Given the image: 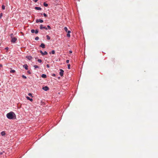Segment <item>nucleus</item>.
<instances>
[{"label":"nucleus","mask_w":158,"mask_h":158,"mask_svg":"<svg viewBox=\"0 0 158 158\" xmlns=\"http://www.w3.org/2000/svg\"><path fill=\"white\" fill-rule=\"evenodd\" d=\"M6 116L7 118L10 119H14L16 118L15 114L12 111L7 114Z\"/></svg>","instance_id":"nucleus-1"},{"label":"nucleus","mask_w":158,"mask_h":158,"mask_svg":"<svg viewBox=\"0 0 158 158\" xmlns=\"http://www.w3.org/2000/svg\"><path fill=\"white\" fill-rule=\"evenodd\" d=\"M17 40V39L15 37H12L11 41L12 43H15Z\"/></svg>","instance_id":"nucleus-2"},{"label":"nucleus","mask_w":158,"mask_h":158,"mask_svg":"<svg viewBox=\"0 0 158 158\" xmlns=\"http://www.w3.org/2000/svg\"><path fill=\"white\" fill-rule=\"evenodd\" d=\"M40 29H45L46 30H48V29L47 27H43V25L41 24L40 27Z\"/></svg>","instance_id":"nucleus-3"},{"label":"nucleus","mask_w":158,"mask_h":158,"mask_svg":"<svg viewBox=\"0 0 158 158\" xmlns=\"http://www.w3.org/2000/svg\"><path fill=\"white\" fill-rule=\"evenodd\" d=\"M60 75L61 77H62L63 76V73H64V71L62 69H60Z\"/></svg>","instance_id":"nucleus-4"},{"label":"nucleus","mask_w":158,"mask_h":158,"mask_svg":"<svg viewBox=\"0 0 158 158\" xmlns=\"http://www.w3.org/2000/svg\"><path fill=\"white\" fill-rule=\"evenodd\" d=\"M42 89L45 91H47L49 89L48 87L47 86H45L43 87Z\"/></svg>","instance_id":"nucleus-5"},{"label":"nucleus","mask_w":158,"mask_h":158,"mask_svg":"<svg viewBox=\"0 0 158 158\" xmlns=\"http://www.w3.org/2000/svg\"><path fill=\"white\" fill-rule=\"evenodd\" d=\"M36 23H38L39 22L42 23L43 22V20L41 19H37L36 20Z\"/></svg>","instance_id":"nucleus-6"},{"label":"nucleus","mask_w":158,"mask_h":158,"mask_svg":"<svg viewBox=\"0 0 158 158\" xmlns=\"http://www.w3.org/2000/svg\"><path fill=\"white\" fill-rule=\"evenodd\" d=\"M26 58L29 60H31L32 58V57L30 56H26Z\"/></svg>","instance_id":"nucleus-7"},{"label":"nucleus","mask_w":158,"mask_h":158,"mask_svg":"<svg viewBox=\"0 0 158 158\" xmlns=\"http://www.w3.org/2000/svg\"><path fill=\"white\" fill-rule=\"evenodd\" d=\"M23 66L25 69L26 70H27L28 69V66L27 64H25L23 65Z\"/></svg>","instance_id":"nucleus-8"},{"label":"nucleus","mask_w":158,"mask_h":158,"mask_svg":"<svg viewBox=\"0 0 158 158\" xmlns=\"http://www.w3.org/2000/svg\"><path fill=\"white\" fill-rule=\"evenodd\" d=\"M26 98L27 100H29L30 101H31V102H32L33 101V99L32 98H30L28 96L26 97Z\"/></svg>","instance_id":"nucleus-9"},{"label":"nucleus","mask_w":158,"mask_h":158,"mask_svg":"<svg viewBox=\"0 0 158 158\" xmlns=\"http://www.w3.org/2000/svg\"><path fill=\"white\" fill-rule=\"evenodd\" d=\"M35 10H41V8L39 7H35Z\"/></svg>","instance_id":"nucleus-10"},{"label":"nucleus","mask_w":158,"mask_h":158,"mask_svg":"<svg viewBox=\"0 0 158 158\" xmlns=\"http://www.w3.org/2000/svg\"><path fill=\"white\" fill-rule=\"evenodd\" d=\"M40 46L42 48H45V45L43 43L41 44Z\"/></svg>","instance_id":"nucleus-11"},{"label":"nucleus","mask_w":158,"mask_h":158,"mask_svg":"<svg viewBox=\"0 0 158 158\" xmlns=\"http://www.w3.org/2000/svg\"><path fill=\"white\" fill-rule=\"evenodd\" d=\"M1 135L3 136L5 135V132L4 131H2L1 133Z\"/></svg>","instance_id":"nucleus-12"},{"label":"nucleus","mask_w":158,"mask_h":158,"mask_svg":"<svg viewBox=\"0 0 158 158\" xmlns=\"http://www.w3.org/2000/svg\"><path fill=\"white\" fill-rule=\"evenodd\" d=\"M41 77L43 78H45L47 76L46 74H43L42 75Z\"/></svg>","instance_id":"nucleus-13"},{"label":"nucleus","mask_w":158,"mask_h":158,"mask_svg":"<svg viewBox=\"0 0 158 158\" xmlns=\"http://www.w3.org/2000/svg\"><path fill=\"white\" fill-rule=\"evenodd\" d=\"M48 54V52L45 51L44 52H43V54H42V55L44 56L45 55H47Z\"/></svg>","instance_id":"nucleus-14"},{"label":"nucleus","mask_w":158,"mask_h":158,"mask_svg":"<svg viewBox=\"0 0 158 158\" xmlns=\"http://www.w3.org/2000/svg\"><path fill=\"white\" fill-rule=\"evenodd\" d=\"M44 5L45 6V7H47L48 6V4L46 3L45 2H44Z\"/></svg>","instance_id":"nucleus-15"},{"label":"nucleus","mask_w":158,"mask_h":158,"mask_svg":"<svg viewBox=\"0 0 158 158\" xmlns=\"http://www.w3.org/2000/svg\"><path fill=\"white\" fill-rule=\"evenodd\" d=\"M51 53H52V54H54L55 53V51L54 50H52L51 52H50L49 53L50 54H51Z\"/></svg>","instance_id":"nucleus-16"},{"label":"nucleus","mask_w":158,"mask_h":158,"mask_svg":"<svg viewBox=\"0 0 158 158\" xmlns=\"http://www.w3.org/2000/svg\"><path fill=\"white\" fill-rule=\"evenodd\" d=\"M64 30L66 32H67L68 31V28L66 27H64Z\"/></svg>","instance_id":"nucleus-17"},{"label":"nucleus","mask_w":158,"mask_h":158,"mask_svg":"<svg viewBox=\"0 0 158 158\" xmlns=\"http://www.w3.org/2000/svg\"><path fill=\"white\" fill-rule=\"evenodd\" d=\"M47 39L48 40H49L50 39V38L49 36L48 35H47L46 36Z\"/></svg>","instance_id":"nucleus-18"},{"label":"nucleus","mask_w":158,"mask_h":158,"mask_svg":"<svg viewBox=\"0 0 158 158\" xmlns=\"http://www.w3.org/2000/svg\"><path fill=\"white\" fill-rule=\"evenodd\" d=\"M2 10H4L5 9V6L4 5H2Z\"/></svg>","instance_id":"nucleus-19"},{"label":"nucleus","mask_w":158,"mask_h":158,"mask_svg":"<svg viewBox=\"0 0 158 158\" xmlns=\"http://www.w3.org/2000/svg\"><path fill=\"white\" fill-rule=\"evenodd\" d=\"M35 34L38 33V29L35 30Z\"/></svg>","instance_id":"nucleus-20"},{"label":"nucleus","mask_w":158,"mask_h":158,"mask_svg":"<svg viewBox=\"0 0 158 158\" xmlns=\"http://www.w3.org/2000/svg\"><path fill=\"white\" fill-rule=\"evenodd\" d=\"M38 61L40 63H41L42 62V61L41 59H39L38 60Z\"/></svg>","instance_id":"nucleus-21"},{"label":"nucleus","mask_w":158,"mask_h":158,"mask_svg":"<svg viewBox=\"0 0 158 158\" xmlns=\"http://www.w3.org/2000/svg\"><path fill=\"white\" fill-rule=\"evenodd\" d=\"M34 67L35 69H36V68H39V67H38V66H37V65H34Z\"/></svg>","instance_id":"nucleus-22"},{"label":"nucleus","mask_w":158,"mask_h":158,"mask_svg":"<svg viewBox=\"0 0 158 158\" xmlns=\"http://www.w3.org/2000/svg\"><path fill=\"white\" fill-rule=\"evenodd\" d=\"M31 32L32 33H34L35 32V30L34 29H32L31 30Z\"/></svg>","instance_id":"nucleus-23"},{"label":"nucleus","mask_w":158,"mask_h":158,"mask_svg":"<svg viewBox=\"0 0 158 158\" xmlns=\"http://www.w3.org/2000/svg\"><path fill=\"white\" fill-rule=\"evenodd\" d=\"M39 39V37H36L35 38V40H37Z\"/></svg>","instance_id":"nucleus-24"},{"label":"nucleus","mask_w":158,"mask_h":158,"mask_svg":"<svg viewBox=\"0 0 158 158\" xmlns=\"http://www.w3.org/2000/svg\"><path fill=\"white\" fill-rule=\"evenodd\" d=\"M70 64H69L68 65V67L69 69H70Z\"/></svg>","instance_id":"nucleus-25"},{"label":"nucleus","mask_w":158,"mask_h":158,"mask_svg":"<svg viewBox=\"0 0 158 158\" xmlns=\"http://www.w3.org/2000/svg\"><path fill=\"white\" fill-rule=\"evenodd\" d=\"M22 77L24 79H26L27 78V77L24 75H22Z\"/></svg>","instance_id":"nucleus-26"},{"label":"nucleus","mask_w":158,"mask_h":158,"mask_svg":"<svg viewBox=\"0 0 158 158\" xmlns=\"http://www.w3.org/2000/svg\"><path fill=\"white\" fill-rule=\"evenodd\" d=\"M28 95L29 96H31V97H33V96H32V94L31 93H29L28 94Z\"/></svg>","instance_id":"nucleus-27"},{"label":"nucleus","mask_w":158,"mask_h":158,"mask_svg":"<svg viewBox=\"0 0 158 158\" xmlns=\"http://www.w3.org/2000/svg\"><path fill=\"white\" fill-rule=\"evenodd\" d=\"M47 27H48V29H51V28L50 27V26L49 25H48L47 26Z\"/></svg>","instance_id":"nucleus-28"},{"label":"nucleus","mask_w":158,"mask_h":158,"mask_svg":"<svg viewBox=\"0 0 158 158\" xmlns=\"http://www.w3.org/2000/svg\"><path fill=\"white\" fill-rule=\"evenodd\" d=\"M67 36L68 37H69L70 36V34H69L67 33Z\"/></svg>","instance_id":"nucleus-29"},{"label":"nucleus","mask_w":158,"mask_h":158,"mask_svg":"<svg viewBox=\"0 0 158 158\" xmlns=\"http://www.w3.org/2000/svg\"><path fill=\"white\" fill-rule=\"evenodd\" d=\"M43 15L44 17H46L47 16V15L45 13H44Z\"/></svg>","instance_id":"nucleus-30"},{"label":"nucleus","mask_w":158,"mask_h":158,"mask_svg":"<svg viewBox=\"0 0 158 158\" xmlns=\"http://www.w3.org/2000/svg\"><path fill=\"white\" fill-rule=\"evenodd\" d=\"M13 34H11L10 35V36L11 37V38H12V37H13Z\"/></svg>","instance_id":"nucleus-31"},{"label":"nucleus","mask_w":158,"mask_h":158,"mask_svg":"<svg viewBox=\"0 0 158 158\" xmlns=\"http://www.w3.org/2000/svg\"><path fill=\"white\" fill-rule=\"evenodd\" d=\"M15 72V71L14 70H11V71H10V72H11V73H14V72Z\"/></svg>","instance_id":"nucleus-32"},{"label":"nucleus","mask_w":158,"mask_h":158,"mask_svg":"<svg viewBox=\"0 0 158 158\" xmlns=\"http://www.w3.org/2000/svg\"><path fill=\"white\" fill-rule=\"evenodd\" d=\"M2 16V13H1L0 14V19L1 18Z\"/></svg>","instance_id":"nucleus-33"},{"label":"nucleus","mask_w":158,"mask_h":158,"mask_svg":"<svg viewBox=\"0 0 158 158\" xmlns=\"http://www.w3.org/2000/svg\"><path fill=\"white\" fill-rule=\"evenodd\" d=\"M69 60H66V63L67 64L69 63Z\"/></svg>","instance_id":"nucleus-34"},{"label":"nucleus","mask_w":158,"mask_h":158,"mask_svg":"<svg viewBox=\"0 0 158 158\" xmlns=\"http://www.w3.org/2000/svg\"><path fill=\"white\" fill-rule=\"evenodd\" d=\"M40 52L41 54L42 55V54H43V52H42V51L40 50Z\"/></svg>","instance_id":"nucleus-35"},{"label":"nucleus","mask_w":158,"mask_h":158,"mask_svg":"<svg viewBox=\"0 0 158 158\" xmlns=\"http://www.w3.org/2000/svg\"><path fill=\"white\" fill-rule=\"evenodd\" d=\"M68 34H69L71 33V31H69L67 32Z\"/></svg>","instance_id":"nucleus-36"},{"label":"nucleus","mask_w":158,"mask_h":158,"mask_svg":"<svg viewBox=\"0 0 158 158\" xmlns=\"http://www.w3.org/2000/svg\"><path fill=\"white\" fill-rule=\"evenodd\" d=\"M47 68H48L50 66L49 65V64H48L47 65Z\"/></svg>","instance_id":"nucleus-37"},{"label":"nucleus","mask_w":158,"mask_h":158,"mask_svg":"<svg viewBox=\"0 0 158 158\" xmlns=\"http://www.w3.org/2000/svg\"><path fill=\"white\" fill-rule=\"evenodd\" d=\"M27 73H29V74H31V73L30 72V71H27Z\"/></svg>","instance_id":"nucleus-38"},{"label":"nucleus","mask_w":158,"mask_h":158,"mask_svg":"<svg viewBox=\"0 0 158 158\" xmlns=\"http://www.w3.org/2000/svg\"><path fill=\"white\" fill-rule=\"evenodd\" d=\"M52 76H53V77H55V76H56V75H55V74H52Z\"/></svg>","instance_id":"nucleus-39"},{"label":"nucleus","mask_w":158,"mask_h":158,"mask_svg":"<svg viewBox=\"0 0 158 158\" xmlns=\"http://www.w3.org/2000/svg\"><path fill=\"white\" fill-rule=\"evenodd\" d=\"M72 51H71V50L69 51V53H72Z\"/></svg>","instance_id":"nucleus-40"},{"label":"nucleus","mask_w":158,"mask_h":158,"mask_svg":"<svg viewBox=\"0 0 158 158\" xmlns=\"http://www.w3.org/2000/svg\"><path fill=\"white\" fill-rule=\"evenodd\" d=\"M38 0H34V2H37V1H38Z\"/></svg>","instance_id":"nucleus-41"},{"label":"nucleus","mask_w":158,"mask_h":158,"mask_svg":"<svg viewBox=\"0 0 158 158\" xmlns=\"http://www.w3.org/2000/svg\"><path fill=\"white\" fill-rule=\"evenodd\" d=\"M6 49H8V47H6V48H5Z\"/></svg>","instance_id":"nucleus-42"},{"label":"nucleus","mask_w":158,"mask_h":158,"mask_svg":"<svg viewBox=\"0 0 158 158\" xmlns=\"http://www.w3.org/2000/svg\"><path fill=\"white\" fill-rule=\"evenodd\" d=\"M2 154V153H0V154Z\"/></svg>","instance_id":"nucleus-43"}]
</instances>
